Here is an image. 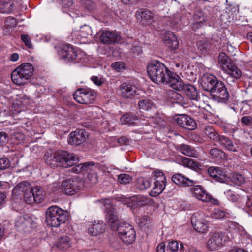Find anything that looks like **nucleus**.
Returning a JSON list of instances; mask_svg holds the SVG:
<instances>
[{"mask_svg":"<svg viewBox=\"0 0 252 252\" xmlns=\"http://www.w3.org/2000/svg\"><path fill=\"white\" fill-rule=\"evenodd\" d=\"M138 117L132 114L126 113L121 116L120 118V122L123 125L133 124L134 121L137 120Z\"/></svg>","mask_w":252,"mask_h":252,"instance_id":"obj_36","label":"nucleus"},{"mask_svg":"<svg viewBox=\"0 0 252 252\" xmlns=\"http://www.w3.org/2000/svg\"><path fill=\"white\" fill-rule=\"evenodd\" d=\"M112 67L117 72H121L125 69V63L123 62H116L112 63Z\"/></svg>","mask_w":252,"mask_h":252,"instance_id":"obj_49","label":"nucleus"},{"mask_svg":"<svg viewBox=\"0 0 252 252\" xmlns=\"http://www.w3.org/2000/svg\"><path fill=\"white\" fill-rule=\"evenodd\" d=\"M88 178L90 180L92 184H95L97 181V176L95 173H90L89 172Z\"/></svg>","mask_w":252,"mask_h":252,"instance_id":"obj_62","label":"nucleus"},{"mask_svg":"<svg viewBox=\"0 0 252 252\" xmlns=\"http://www.w3.org/2000/svg\"><path fill=\"white\" fill-rule=\"evenodd\" d=\"M219 81L215 76L206 74L202 77L200 84L203 90L210 93Z\"/></svg>","mask_w":252,"mask_h":252,"instance_id":"obj_22","label":"nucleus"},{"mask_svg":"<svg viewBox=\"0 0 252 252\" xmlns=\"http://www.w3.org/2000/svg\"><path fill=\"white\" fill-rule=\"evenodd\" d=\"M216 142H218L222 146L229 151L233 152L237 151V147L235 146L232 140L227 136L219 135Z\"/></svg>","mask_w":252,"mask_h":252,"instance_id":"obj_28","label":"nucleus"},{"mask_svg":"<svg viewBox=\"0 0 252 252\" xmlns=\"http://www.w3.org/2000/svg\"><path fill=\"white\" fill-rule=\"evenodd\" d=\"M172 181L176 185L183 187L194 186L191 189V191L194 196L198 199L203 202L211 201L212 197L208 194L203 190L202 187L200 186H195L197 183L196 181L186 177L181 173H176L172 177Z\"/></svg>","mask_w":252,"mask_h":252,"instance_id":"obj_3","label":"nucleus"},{"mask_svg":"<svg viewBox=\"0 0 252 252\" xmlns=\"http://www.w3.org/2000/svg\"><path fill=\"white\" fill-rule=\"evenodd\" d=\"M110 245L116 249H118L120 247L119 242L117 238L111 240L110 242Z\"/></svg>","mask_w":252,"mask_h":252,"instance_id":"obj_63","label":"nucleus"},{"mask_svg":"<svg viewBox=\"0 0 252 252\" xmlns=\"http://www.w3.org/2000/svg\"><path fill=\"white\" fill-rule=\"evenodd\" d=\"M212 97L221 102H225L229 98V94L225 84L221 81L217 82L210 93Z\"/></svg>","mask_w":252,"mask_h":252,"instance_id":"obj_12","label":"nucleus"},{"mask_svg":"<svg viewBox=\"0 0 252 252\" xmlns=\"http://www.w3.org/2000/svg\"><path fill=\"white\" fill-rule=\"evenodd\" d=\"M68 219L67 212L56 205L50 206L46 212V221L51 227H58Z\"/></svg>","mask_w":252,"mask_h":252,"instance_id":"obj_4","label":"nucleus"},{"mask_svg":"<svg viewBox=\"0 0 252 252\" xmlns=\"http://www.w3.org/2000/svg\"><path fill=\"white\" fill-rule=\"evenodd\" d=\"M150 185V182L143 177L138 178L136 180V186L141 190L146 189Z\"/></svg>","mask_w":252,"mask_h":252,"instance_id":"obj_37","label":"nucleus"},{"mask_svg":"<svg viewBox=\"0 0 252 252\" xmlns=\"http://www.w3.org/2000/svg\"><path fill=\"white\" fill-rule=\"evenodd\" d=\"M94 166V162H88L78 164L73 167L71 170L72 172L78 174L84 171L89 172L93 170Z\"/></svg>","mask_w":252,"mask_h":252,"instance_id":"obj_29","label":"nucleus"},{"mask_svg":"<svg viewBox=\"0 0 252 252\" xmlns=\"http://www.w3.org/2000/svg\"><path fill=\"white\" fill-rule=\"evenodd\" d=\"M145 121L146 122L145 123H143V124L151 125L153 127H155V125L158 124L159 122V119L156 117H149L148 118L147 120Z\"/></svg>","mask_w":252,"mask_h":252,"instance_id":"obj_54","label":"nucleus"},{"mask_svg":"<svg viewBox=\"0 0 252 252\" xmlns=\"http://www.w3.org/2000/svg\"><path fill=\"white\" fill-rule=\"evenodd\" d=\"M92 225L88 229V233L92 236H97L103 233L106 229V225L103 221L98 220L92 221Z\"/></svg>","mask_w":252,"mask_h":252,"instance_id":"obj_24","label":"nucleus"},{"mask_svg":"<svg viewBox=\"0 0 252 252\" xmlns=\"http://www.w3.org/2000/svg\"><path fill=\"white\" fill-rule=\"evenodd\" d=\"M165 44L170 48L175 50L178 48L179 41L177 37L170 31L166 32L163 37Z\"/></svg>","mask_w":252,"mask_h":252,"instance_id":"obj_27","label":"nucleus"},{"mask_svg":"<svg viewBox=\"0 0 252 252\" xmlns=\"http://www.w3.org/2000/svg\"><path fill=\"white\" fill-rule=\"evenodd\" d=\"M25 215L18 216L15 220V226L17 228L21 227L24 229L25 225Z\"/></svg>","mask_w":252,"mask_h":252,"instance_id":"obj_48","label":"nucleus"},{"mask_svg":"<svg viewBox=\"0 0 252 252\" xmlns=\"http://www.w3.org/2000/svg\"><path fill=\"white\" fill-rule=\"evenodd\" d=\"M9 159L5 157L0 158V171L6 169L10 166Z\"/></svg>","mask_w":252,"mask_h":252,"instance_id":"obj_47","label":"nucleus"},{"mask_svg":"<svg viewBox=\"0 0 252 252\" xmlns=\"http://www.w3.org/2000/svg\"><path fill=\"white\" fill-rule=\"evenodd\" d=\"M118 182L122 184L129 183L132 180V177L127 174H121L118 177Z\"/></svg>","mask_w":252,"mask_h":252,"instance_id":"obj_46","label":"nucleus"},{"mask_svg":"<svg viewBox=\"0 0 252 252\" xmlns=\"http://www.w3.org/2000/svg\"><path fill=\"white\" fill-rule=\"evenodd\" d=\"M169 97L174 101V103H180L183 100V96L180 94L173 91L169 92Z\"/></svg>","mask_w":252,"mask_h":252,"instance_id":"obj_44","label":"nucleus"},{"mask_svg":"<svg viewBox=\"0 0 252 252\" xmlns=\"http://www.w3.org/2000/svg\"><path fill=\"white\" fill-rule=\"evenodd\" d=\"M150 220L148 215H143L138 218V223L141 226H143L146 224L147 222Z\"/></svg>","mask_w":252,"mask_h":252,"instance_id":"obj_61","label":"nucleus"},{"mask_svg":"<svg viewBox=\"0 0 252 252\" xmlns=\"http://www.w3.org/2000/svg\"><path fill=\"white\" fill-rule=\"evenodd\" d=\"M32 187L27 181H23L18 184L12 190L13 196H19L20 198L23 197L26 201V194L29 195L32 190Z\"/></svg>","mask_w":252,"mask_h":252,"instance_id":"obj_16","label":"nucleus"},{"mask_svg":"<svg viewBox=\"0 0 252 252\" xmlns=\"http://www.w3.org/2000/svg\"><path fill=\"white\" fill-rule=\"evenodd\" d=\"M5 24L9 27H15L17 24L16 19L12 17H8L5 20Z\"/></svg>","mask_w":252,"mask_h":252,"instance_id":"obj_52","label":"nucleus"},{"mask_svg":"<svg viewBox=\"0 0 252 252\" xmlns=\"http://www.w3.org/2000/svg\"><path fill=\"white\" fill-rule=\"evenodd\" d=\"M130 50L133 53L136 55L140 54L142 51L141 46H139L137 43H134Z\"/></svg>","mask_w":252,"mask_h":252,"instance_id":"obj_59","label":"nucleus"},{"mask_svg":"<svg viewBox=\"0 0 252 252\" xmlns=\"http://www.w3.org/2000/svg\"><path fill=\"white\" fill-rule=\"evenodd\" d=\"M70 238L67 236L61 237L57 243V247L61 250L65 251L70 247Z\"/></svg>","mask_w":252,"mask_h":252,"instance_id":"obj_35","label":"nucleus"},{"mask_svg":"<svg viewBox=\"0 0 252 252\" xmlns=\"http://www.w3.org/2000/svg\"><path fill=\"white\" fill-rule=\"evenodd\" d=\"M26 202L28 204L33 203H39L44 198V193L43 189L39 186L32 188V190L29 193V195L26 194Z\"/></svg>","mask_w":252,"mask_h":252,"instance_id":"obj_15","label":"nucleus"},{"mask_svg":"<svg viewBox=\"0 0 252 252\" xmlns=\"http://www.w3.org/2000/svg\"><path fill=\"white\" fill-rule=\"evenodd\" d=\"M34 68L31 63H24L17 67L11 73L13 82L18 85H24L33 75Z\"/></svg>","mask_w":252,"mask_h":252,"instance_id":"obj_5","label":"nucleus"},{"mask_svg":"<svg viewBox=\"0 0 252 252\" xmlns=\"http://www.w3.org/2000/svg\"><path fill=\"white\" fill-rule=\"evenodd\" d=\"M96 92L90 88H80L73 94V98L78 103L84 104L92 103L95 99Z\"/></svg>","mask_w":252,"mask_h":252,"instance_id":"obj_9","label":"nucleus"},{"mask_svg":"<svg viewBox=\"0 0 252 252\" xmlns=\"http://www.w3.org/2000/svg\"><path fill=\"white\" fill-rule=\"evenodd\" d=\"M175 120L179 126L189 130L195 129L197 126L195 121L192 118L185 114L179 115Z\"/></svg>","mask_w":252,"mask_h":252,"instance_id":"obj_17","label":"nucleus"},{"mask_svg":"<svg viewBox=\"0 0 252 252\" xmlns=\"http://www.w3.org/2000/svg\"><path fill=\"white\" fill-rule=\"evenodd\" d=\"M105 207L106 219L111 229L118 232L119 238L126 245L134 242L136 232L132 226L128 223L120 222L115 208L108 199L100 201Z\"/></svg>","mask_w":252,"mask_h":252,"instance_id":"obj_1","label":"nucleus"},{"mask_svg":"<svg viewBox=\"0 0 252 252\" xmlns=\"http://www.w3.org/2000/svg\"><path fill=\"white\" fill-rule=\"evenodd\" d=\"M218 62L222 69L229 75L227 78L228 82H234L235 80L239 79L241 76V71L226 53L221 52L219 54Z\"/></svg>","mask_w":252,"mask_h":252,"instance_id":"obj_6","label":"nucleus"},{"mask_svg":"<svg viewBox=\"0 0 252 252\" xmlns=\"http://www.w3.org/2000/svg\"><path fill=\"white\" fill-rule=\"evenodd\" d=\"M212 21V17L205 15L202 11L196 12L194 16V22L192 24V29L196 30L205 25L210 24Z\"/></svg>","mask_w":252,"mask_h":252,"instance_id":"obj_20","label":"nucleus"},{"mask_svg":"<svg viewBox=\"0 0 252 252\" xmlns=\"http://www.w3.org/2000/svg\"><path fill=\"white\" fill-rule=\"evenodd\" d=\"M21 40L25 43L26 47L30 49L33 48L31 37L27 34H22L21 36Z\"/></svg>","mask_w":252,"mask_h":252,"instance_id":"obj_50","label":"nucleus"},{"mask_svg":"<svg viewBox=\"0 0 252 252\" xmlns=\"http://www.w3.org/2000/svg\"><path fill=\"white\" fill-rule=\"evenodd\" d=\"M225 194L228 199L233 202H236L238 199V195L236 194L232 191L229 190L225 192Z\"/></svg>","mask_w":252,"mask_h":252,"instance_id":"obj_53","label":"nucleus"},{"mask_svg":"<svg viewBox=\"0 0 252 252\" xmlns=\"http://www.w3.org/2000/svg\"><path fill=\"white\" fill-rule=\"evenodd\" d=\"M153 176L155 177L154 187L150 195L155 197L161 193L165 188L166 178L164 173L160 171H154L152 172Z\"/></svg>","mask_w":252,"mask_h":252,"instance_id":"obj_11","label":"nucleus"},{"mask_svg":"<svg viewBox=\"0 0 252 252\" xmlns=\"http://www.w3.org/2000/svg\"><path fill=\"white\" fill-rule=\"evenodd\" d=\"M208 173L212 178L221 183L229 182V177L225 172L219 167H210L208 169Z\"/></svg>","mask_w":252,"mask_h":252,"instance_id":"obj_18","label":"nucleus"},{"mask_svg":"<svg viewBox=\"0 0 252 252\" xmlns=\"http://www.w3.org/2000/svg\"><path fill=\"white\" fill-rule=\"evenodd\" d=\"M62 59L68 62H78V57L76 49L72 45H64L58 52Z\"/></svg>","mask_w":252,"mask_h":252,"instance_id":"obj_14","label":"nucleus"},{"mask_svg":"<svg viewBox=\"0 0 252 252\" xmlns=\"http://www.w3.org/2000/svg\"><path fill=\"white\" fill-rule=\"evenodd\" d=\"M197 46L198 49L201 51H204L206 49L209 48L210 46V44L208 43L206 40H200L197 42Z\"/></svg>","mask_w":252,"mask_h":252,"instance_id":"obj_51","label":"nucleus"},{"mask_svg":"<svg viewBox=\"0 0 252 252\" xmlns=\"http://www.w3.org/2000/svg\"><path fill=\"white\" fill-rule=\"evenodd\" d=\"M152 105V101L147 99H142L138 102V106L140 109L144 110H149L151 108Z\"/></svg>","mask_w":252,"mask_h":252,"instance_id":"obj_41","label":"nucleus"},{"mask_svg":"<svg viewBox=\"0 0 252 252\" xmlns=\"http://www.w3.org/2000/svg\"><path fill=\"white\" fill-rule=\"evenodd\" d=\"M131 202L127 205L131 207H139L148 204L147 199L143 196H133L131 198Z\"/></svg>","mask_w":252,"mask_h":252,"instance_id":"obj_33","label":"nucleus"},{"mask_svg":"<svg viewBox=\"0 0 252 252\" xmlns=\"http://www.w3.org/2000/svg\"><path fill=\"white\" fill-rule=\"evenodd\" d=\"M120 91L121 96L125 98L130 99L139 95L134 85L126 82L121 85Z\"/></svg>","mask_w":252,"mask_h":252,"instance_id":"obj_21","label":"nucleus"},{"mask_svg":"<svg viewBox=\"0 0 252 252\" xmlns=\"http://www.w3.org/2000/svg\"><path fill=\"white\" fill-rule=\"evenodd\" d=\"M82 5L90 11H93L95 8V4L91 0H82Z\"/></svg>","mask_w":252,"mask_h":252,"instance_id":"obj_45","label":"nucleus"},{"mask_svg":"<svg viewBox=\"0 0 252 252\" xmlns=\"http://www.w3.org/2000/svg\"><path fill=\"white\" fill-rule=\"evenodd\" d=\"M91 79L95 85L98 86L102 85L104 82L103 78L96 76L91 77Z\"/></svg>","mask_w":252,"mask_h":252,"instance_id":"obj_60","label":"nucleus"},{"mask_svg":"<svg viewBox=\"0 0 252 252\" xmlns=\"http://www.w3.org/2000/svg\"><path fill=\"white\" fill-rule=\"evenodd\" d=\"M227 237L222 232H214L208 240L207 246L211 251L220 249L226 241Z\"/></svg>","mask_w":252,"mask_h":252,"instance_id":"obj_13","label":"nucleus"},{"mask_svg":"<svg viewBox=\"0 0 252 252\" xmlns=\"http://www.w3.org/2000/svg\"><path fill=\"white\" fill-rule=\"evenodd\" d=\"M181 161L184 166L193 170L198 171L201 169V164L191 158L183 157L181 159Z\"/></svg>","mask_w":252,"mask_h":252,"instance_id":"obj_30","label":"nucleus"},{"mask_svg":"<svg viewBox=\"0 0 252 252\" xmlns=\"http://www.w3.org/2000/svg\"><path fill=\"white\" fill-rule=\"evenodd\" d=\"M241 122L245 126H252V117L250 116H244L241 118Z\"/></svg>","mask_w":252,"mask_h":252,"instance_id":"obj_57","label":"nucleus"},{"mask_svg":"<svg viewBox=\"0 0 252 252\" xmlns=\"http://www.w3.org/2000/svg\"><path fill=\"white\" fill-rule=\"evenodd\" d=\"M191 223L194 229L197 232H205L208 228V222L200 215H193L191 217Z\"/></svg>","mask_w":252,"mask_h":252,"instance_id":"obj_23","label":"nucleus"},{"mask_svg":"<svg viewBox=\"0 0 252 252\" xmlns=\"http://www.w3.org/2000/svg\"><path fill=\"white\" fill-rule=\"evenodd\" d=\"M183 244H180V248L179 249V244L177 241H172L168 243L167 246V251H169L172 252H176L177 251H180V252H183Z\"/></svg>","mask_w":252,"mask_h":252,"instance_id":"obj_39","label":"nucleus"},{"mask_svg":"<svg viewBox=\"0 0 252 252\" xmlns=\"http://www.w3.org/2000/svg\"><path fill=\"white\" fill-rule=\"evenodd\" d=\"M51 160L50 165L52 167L67 168L74 165L77 161V158H76L73 154L66 151H60L54 154Z\"/></svg>","mask_w":252,"mask_h":252,"instance_id":"obj_7","label":"nucleus"},{"mask_svg":"<svg viewBox=\"0 0 252 252\" xmlns=\"http://www.w3.org/2000/svg\"><path fill=\"white\" fill-rule=\"evenodd\" d=\"M228 214L224 211L217 209L214 212V217L216 219H221L225 217H227Z\"/></svg>","mask_w":252,"mask_h":252,"instance_id":"obj_56","label":"nucleus"},{"mask_svg":"<svg viewBox=\"0 0 252 252\" xmlns=\"http://www.w3.org/2000/svg\"><path fill=\"white\" fill-rule=\"evenodd\" d=\"M92 33V31L89 26L85 25L81 27L80 29L81 36L83 37H87L88 35H91Z\"/></svg>","mask_w":252,"mask_h":252,"instance_id":"obj_43","label":"nucleus"},{"mask_svg":"<svg viewBox=\"0 0 252 252\" xmlns=\"http://www.w3.org/2000/svg\"><path fill=\"white\" fill-rule=\"evenodd\" d=\"M136 17L142 25H147L152 22L154 17L153 13L150 10L142 9L136 12Z\"/></svg>","mask_w":252,"mask_h":252,"instance_id":"obj_25","label":"nucleus"},{"mask_svg":"<svg viewBox=\"0 0 252 252\" xmlns=\"http://www.w3.org/2000/svg\"><path fill=\"white\" fill-rule=\"evenodd\" d=\"M147 73L151 80L159 84L162 83L172 87V78L175 72L171 71L163 63L158 61H154L150 63L147 67Z\"/></svg>","mask_w":252,"mask_h":252,"instance_id":"obj_2","label":"nucleus"},{"mask_svg":"<svg viewBox=\"0 0 252 252\" xmlns=\"http://www.w3.org/2000/svg\"><path fill=\"white\" fill-rule=\"evenodd\" d=\"M83 182L77 176L71 179H67L63 181L61 189L63 192L69 195L74 194L82 188Z\"/></svg>","mask_w":252,"mask_h":252,"instance_id":"obj_10","label":"nucleus"},{"mask_svg":"<svg viewBox=\"0 0 252 252\" xmlns=\"http://www.w3.org/2000/svg\"><path fill=\"white\" fill-rule=\"evenodd\" d=\"M157 252H165V245L164 243H159L157 247Z\"/></svg>","mask_w":252,"mask_h":252,"instance_id":"obj_64","label":"nucleus"},{"mask_svg":"<svg viewBox=\"0 0 252 252\" xmlns=\"http://www.w3.org/2000/svg\"><path fill=\"white\" fill-rule=\"evenodd\" d=\"M8 141V136L5 132H0V146H3Z\"/></svg>","mask_w":252,"mask_h":252,"instance_id":"obj_58","label":"nucleus"},{"mask_svg":"<svg viewBox=\"0 0 252 252\" xmlns=\"http://www.w3.org/2000/svg\"><path fill=\"white\" fill-rule=\"evenodd\" d=\"M14 4L11 0H0V9L3 13H10L14 9Z\"/></svg>","mask_w":252,"mask_h":252,"instance_id":"obj_34","label":"nucleus"},{"mask_svg":"<svg viewBox=\"0 0 252 252\" xmlns=\"http://www.w3.org/2000/svg\"><path fill=\"white\" fill-rule=\"evenodd\" d=\"M203 132L205 135L215 141H216L218 137L219 136V134H218L210 126L206 127Z\"/></svg>","mask_w":252,"mask_h":252,"instance_id":"obj_40","label":"nucleus"},{"mask_svg":"<svg viewBox=\"0 0 252 252\" xmlns=\"http://www.w3.org/2000/svg\"><path fill=\"white\" fill-rule=\"evenodd\" d=\"M208 152L212 158L217 160H225L226 158L225 153L220 149L214 148L209 150Z\"/></svg>","mask_w":252,"mask_h":252,"instance_id":"obj_32","label":"nucleus"},{"mask_svg":"<svg viewBox=\"0 0 252 252\" xmlns=\"http://www.w3.org/2000/svg\"><path fill=\"white\" fill-rule=\"evenodd\" d=\"M120 39V36L117 33L111 31L103 32L100 37L101 42L107 44L118 42Z\"/></svg>","mask_w":252,"mask_h":252,"instance_id":"obj_26","label":"nucleus"},{"mask_svg":"<svg viewBox=\"0 0 252 252\" xmlns=\"http://www.w3.org/2000/svg\"><path fill=\"white\" fill-rule=\"evenodd\" d=\"M60 1L63 12L65 9L70 7L73 4V0H60Z\"/></svg>","mask_w":252,"mask_h":252,"instance_id":"obj_55","label":"nucleus"},{"mask_svg":"<svg viewBox=\"0 0 252 252\" xmlns=\"http://www.w3.org/2000/svg\"><path fill=\"white\" fill-rule=\"evenodd\" d=\"M25 219L24 228H33L36 226V222L30 215L28 214L25 215Z\"/></svg>","mask_w":252,"mask_h":252,"instance_id":"obj_42","label":"nucleus"},{"mask_svg":"<svg viewBox=\"0 0 252 252\" xmlns=\"http://www.w3.org/2000/svg\"><path fill=\"white\" fill-rule=\"evenodd\" d=\"M179 151L184 155L192 157H197L198 153L192 147L185 144H181L179 146Z\"/></svg>","mask_w":252,"mask_h":252,"instance_id":"obj_31","label":"nucleus"},{"mask_svg":"<svg viewBox=\"0 0 252 252\" xmlns=\"http://www.w3.org/2000/svg\"><path fill=\"white\" fill-rule=\"evenodd\" d=\"M172 78L171 87L178 91H182L184 94L190 100H198L199 94L197 90L193 86L189 84H184L181 78L178 74H174Z\"/></svg>","mask_w":252,"mask_h":252,"instance_id":"obj_8","label":"nucleus"},{"mask_svg":"<svg viewBox=\"0 0 252 252\" xmlns=\"http://www.w3.org/2000/svg\"><path fill=\"white\" fill-rule=\"evenodd\" d=\"M229 181L237 186H241L245 183L244 177L239 173H234L229 177Z\"/></svg>","mask_w":252,"mask_h":252,"instance_id":"obj_38","label":"nucleus"},{"mask_svg":"<svg viewBox=\"0 0 252 252\" xmlns=\"http://www.w3.org/2000/svg\"><path fill=\"white\" fill-rule=\"evenodd\" d=\"M86 138V132L84 129H76L69 134L68 143L71 145H79L85 141Z\"/></svg>","mask_w":252,"mask_h":252,"instance_id":"obj_19","label":"nucleus"}]
</instances>
